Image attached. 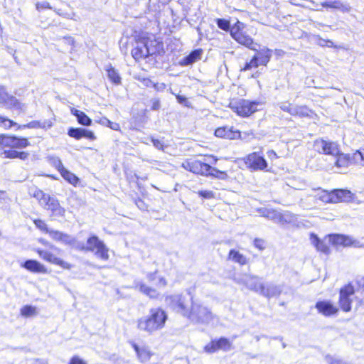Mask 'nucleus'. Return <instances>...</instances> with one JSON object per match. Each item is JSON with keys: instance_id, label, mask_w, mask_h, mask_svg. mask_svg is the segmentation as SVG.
<instances>
[{"instance_id": "0e129e2a", "label": "nucleus", "mask_w": 364, "mask_h": 364, "mask_svg": "<svg viewBox=\"0 0 364 364\" xmlns=\"http://www.w3.org/2000/svg\"><path fill=\"white\" fill-rule=\"evenodd\" d=\"M99 124L107 127L108 124H109V120L106 117H102L98 121H97Z\"/></svg>"}, {"instance_id": "423d86ee", "label": "nucleus", "mask_w": 364, "mask_h": 364, "mask_svg": "<svg viewBox=\"0 0 364 364\" xmlns=\"http://www.w3.org/2000/svg\"><path fill=\"white\" fill-rule=\"evenodd\" d=\"M182 166L185 169L196 174L210 175L220 178H223L226 176L225 172L220 171L199 160L186 161Z\"/></svg>"}, {"instance_id": "473e14b6", "label": "nucleus", "mask_w": 364, "mask_h": 364, "mask_svg": "<svg viewBox=\"0 0 364 364\" xmlns=\"http://www.w3.org/2000/svg\"><path fill=\"white\" fill-rule=\"evenodd\" d=\"M311 242L316 247L318 251L323 253L328 254L329 252V248L327 245L321 241L316 235H311Z\"/></svg>"}, {"instance_id": "4c0bfd02", "label": "nucleus", "mask_w": 364, "mask_h": 364, "mask_svg": "<svg viewBox=\"0 0 364 364\" xmlns=\"http://www.w3.org/2000/svg\"><path fill=\"white\" fill-rule=\"evenodd\" d=\"M318 198L325 203H333V191L328 193L326 191H321L318 193Z\"/></svg>"}, {"instance_id": "2eb2a0df", "label": "nucleus", "mask_w": 364, "mask_h": 364, "mask_svg": "<svg viewBox=\"0 0 364 364\" xmlns=\"http://www.w3.org/2000/svg\"><path fill=\"white\" fill-rule=\"evenodd\" d=\"M329 241L334 245L355 247H360V242L349 236L334 234L329 235Z\"/></svg>"}, {"instance_id": "f704fd0d", "label": "nucleus", "mask_w": 364, "mask_h": 364, "mask_svg": "<svg viewBox=\"0 0 364 364\" xmlns=\"http://www.w3.org/2000/svg\"><path fill=\"white\" fill-rule=\"evenodd\" d=\"M60 174L65 180H66L70 184H73L74 186H75L79 181L78 178L74 173L70 172L66 168L62 170Z\"/></svg>"}, {"instance_id": "e433bc0d", "label": "nucleus", "mask_w": 364, "mask_h": 364, "mask_svg": "<svg viewBox=\"0 0 364 364\" xmlns=\"http://www.w3.org/2000/svg\"><path fill=\"white\" fill-rule=\"evenodd\" d=\"M296 217L294 214L289 212L281 213V219L279 220V224L291 223L295 222Z\"/></svg>"}, {"instance_id": "cd10ccee", "label": "nucleus", "mask_w": 364, "mask_h": 364, "mask_svg": "<svg viewBox=\"0 0 364 364\" xmlns=\"http://www.w3.org/2000/svg\"><path fill=\"white\" fill-rule=\"evenodd\" d=\"M228 259L231 261L238 263L240 265H245L247 263V257L239 251L231 250L228 255Z\"/></svg>"}, {"instance_id": "5fc2aeb1", "label": "nucleus", "mask_w": 364, "mask_h": 364, "mask_svg": "<svg viewBox=\"0 0 364 364\" xmlns=\"http://www.w3.org/2000/svg\"><path fill=\"white\" fill-rule=\"evenodd\" d=\"M82 137L89 139L90 140H95L96 139L95 134L92 131L82 128Z\"/></svg>"}, {"instance_id": "39448f33", "label": "nucleus", "mask_w": 364, "mask_h": 364, "mask_svg": "<svg viewBox=\"0 0 364 364\" xmlns=\"http://www.w3.org/2000/svg\"><path fill=\"white\" fill-rule=\"evenodd\" d=\"M77 247L81 250L93 252L97 258L104 261H107L109 258V248L103 241L95 235L90 236L85 245H79Z\"/></svg>"}, {"instance_id": "9b49d317", "label": "nucleus", "mask_w": 364, "mask_h": 364, "mask_svg": "<svg viewBox=\"0 0 364 364\" xmlns=\"http://www.w3.org/2000/svg\"><path fill=\"white\" fill-rule=\"evenodd\" d=\"M257 102H250L245 100H240L235 103H231V107L240 116L247 117L257 111Z\"/></svg>"}, {"instance_id": "a18cd8bd", "label": "nucleus", "mask_w": 364, "mask_h": 364, "mask_svg": "<svg viewBox=\"0 0 364 364\" xmlns=\"http://www.w3.org/2000/svg\"><path fill=\"white\" fill-rule=\"evenodd\" d=\"M267 218L273 220L275 223H279V220L281 219V212L271 209L269 215H267Z\"/></svg>"}, {"instance_id": "09e8293b", "label": "nucleus", "mask_w": 364, "mask_h": 364, "mask_svg": "<svg viewBox=\"0 0 364 364\" xmlns=\"http://www.w3.org/2000/svg\"><path fill=\"white\" fill-rule=\"evenodd\" d=\"M55 12L58 14L59 16H63L68 19H73L74 21H78L79 20V17L75 15V14L74 13H71V14H69V13H63L60 11V9H55Z\"/></svg>"}, {"instance_id": "72a5a7b5", "label": "nucleus", "mask_w": 364, "mask_h": 364, "mask_svg": "<svg viewBox=\"0 0 364 364\" xmlns=\"http://www.w3.org/2000/svg\"><path fill=\"white\" fill-rule=\"evenodd\" d=\"M333 156H335L334 164L336 167L339 168L348 167L349 164V159L346 155L339 152L338 155H333Z\"/></svg>"}, {"instance_id": "4be33fe9", "label": "nucleus", "mask_w": 364, "mask_h": 364, "mask_svg": "<svg viewBox=\"0 0 364 364\" xmlns=\"http://www.w3.org/2000/svg\"><path fill=\"white\" fill-rule=\"evenodd\" d=\"M318 311L325 316H330L338 312V309L328 301H318L316 304Z\"/></svg>"}, {"instance_id": "f257e3e1", "label": "nucleus", "mask_w": 364, "mask_h": 364, "mask_svg": "<svg viewBox=\"0 0 364 364\" xmlns=\"http://www.w3.org/2000/svg\"><path fill=\"white\" fill-rule=\"evenodd\" d=\"M29 145L26 138H18L14 136L2 135L0 136V155L5 159H21L26 160L28 153L17 151L15 149H23Z\"/></svg>"}, {"instance_id": "774afa93", "label": "nucleus", "mask_w": 364, "mask_h": 364, "mask_svg": "<svg viewBox=\"0 0 364 364\" xmlns=\"http://www.w3.org/2000/svg\"><path fill=\"white\" fill-rule=\"evenodd\" d=\"M40 191V189H38L36 187H32L29 189V194L35 198L36 195H37V192H39Z\"/></svg>"}, {"instance_id": "8fccbe9b", "label": "nucleus", "mask_w": 364, "mask_h": 364, "mask_svg": "<svg viewBox=\"0 0 364 364\" xmlns=\"http://www.w3.org/2000/svg\"><path fill=\"white\" fill-rule=\"evenodd\" d=\"M217 25L223 31H228L230 29V22L228 20L218 18L217 19Z\"/></svg>"}, {"instance_id": "a19ab883", "label": "nucleus", "mask_w": 364, "mask_h": 364, "mask_svg": "<svg viewBox=\"0 0 364 364\" xmlns=\"http://www.w3.org/2000/svg\"><path fill=\"white\" fill-rule=\"evenodd\" d=\"M259 65L260 64L259 63L257 58L254 55L250 62L245 63V66L241 69V70H249L252 68H257Z\"/></svg>"}, {"instance_id": "bf43d9fd", "label": "nucleus", "mask_w": 364, "mask_h": 364, "mask_svg": "<svg viewBox=\"0 0 364 364\" xmlns=\"http://www.w3.org/2000/svg\"><path fill=\"white\" fill-rule=\"evenodd\" d=\"M153 145L158 149H163L164 145L162 142L159 139H151Z\"/></svg>"}, {"instance_id": "f3484780", "label": "nucleus", "mask_w": 364, "mask_h": 364, "mask_svg": "<svg viewBox=\"0 0 364 364\" xmlns=\"http://www.w3.org/2000/svg\"><path fill=\"white\" fill-rule=\"evenodd\" d=\"M231 343L225 338H220L218 340L213 341L205 346L207 353H213L218 350L228 351L231 349Z\"/></svg>"}, {"instance_id": "f03ea898", "label": "nucleus", "mask_w": 364, "mask_h": 364, "mask_svg": "<svg viewBox=\"0 0 364 364\" xmlns=\"http://www.w3.org/2000/svg\"><path fill=\"white\" fill-rule=\"evenodd\" d=\"M167 319L168 315L164 310L159 307L152 308L147 316L137 320L136 327L138 330L151 335L163 329Z\"/></svg>"}, {"instance_id": "4d7b16f0", "label": "nucleus", "mask_w": 364, "mask_h": 364, "mask_svg": "<svg viewBox=\"0 0 364 364\" xmlns=\"http://www.w3.org/2000/svg\"><path fill=\"white\" fill-rule=\"evenodd\" d=\"M254 245L259 250H263L264 248V242L261 239H255L254 240Z\"/></svg>"}, {"instance_id": "864d4df0", "label": "nucleus", "mask_w": 364, "mask_h": 364, "mask_svg": "<svg viewBox=\"0 0 364 364\" xmlns=\"http://www.w3.org/2000/svg\"><path fill=\"white\" fill-rule=\"evenodd\" d=\"M198 194L200 196L207 199L213 198L215 197L213 192L211 191H199Z\"/></svg>"}, {"instance_id": "c85d7f7f", "label": "nucleus", "mask_w": 364, "mask_h": 364, "mask_svg": "<svg viewBox=\"0 0 364 364\" xmlns=\"http://www.w3.org/2000/svg\"><path fill=\"white\" fill-rule=\"evenodd\" d=\"M105 70L109 80L115 85L121 83V77L117 70H115L111 64L105 66Z\"/></svg>"}, {"instance_id": "2f4dec72", "label": "nucleus", "mask_w": 364, "mask_h": 364, "mask_svg": "<svg viewBox=\"0 0 364 364\" xmlns=\"http://www.w3.org/2000/svg\"><path fill=\"white\" fill-rule=\"evenodd\" d=\"M71 112L75 115L77 122L84 126H90L92 123V120L88 117L83 112L73 108Z\"/></svg>"}, {"instance_id": "ddd939ff", "label": "nucleus", "mask_w": 364, "mask_h": 364, "mask_svg": "<svg viewBox=\"0 0 364 364\" xmlns=\"http://www.w3.org/2000/svg\"><path fill=\"white\" fill-rule=\"evenodd\" d=\"M247 167L254 171H264L267 167V162L263 156L257 152H253L245 158Z\"/></svg>"}, {"instance_id": "49530a36", "label": "nucleus", "mask_w": 364, "mask_h": 364, "mask_svg": "<svg viewBox=\"0 0 364 364\" xmlns=\"http://www.w3.org/2000/svg\"><path fill=\"white\" fill-rule=\"evenodd\" d=\"M294 106L292 104L288 102H281L279 105V108L284 111V112H288L289 114H290L291 115L292 114V112H293V108H294Z\"/></svg>"}, {"instance_id": "9d476101", "label": "nucleus", "mask_w": 364, "mask_h": 364, "mask_svg": "<svg viewBox=\"0 0 364 364\" xmlns=\"http://www.w3.org/2000/svg\"><path fill=\"white\" fill-rule=\"evenodd\" d=\"M354 294V287L350 284L341 289L338 303L341 309L344 312H349L351 310V303Z\"/></svg>"}, {"instance_id": "6ab92c4d", "label": "nucleus", "mask_w": 364, "mask_h": 364, "mask_svg": "<svg viewBox=\"0 0 364 364\" xmlns=\"http://www.w3.org/2000/svg\"><path fill=\"white\" fill-rule=\"evenodd\" d=\"M48 234L53 240L64 245H74L75 242V238L71 235L58 230H50Z\"/></svg>"}, {"instance_id": "603ef678", "label": "nucleus", "mask_w": 364, "mask_h": 364, "mask_svg": "<svg viewBox=\"0 0 364 364\" xmlns=\"http://www.w3.org/2000/svg\"><path fill=\"white\" fill-rule=\"evenodd\" d=\"M36 9L39 11L44 10V9H53L52 6L46 1L36 3Z\"/></svg>"}, {"instance_id": "c03bdc74", "label": "nucleus", "mask_w": 364, "mask_h": 364, "mask_svg": "<svg viewBox=\"0 0 364 364\" xmlns=\"http://www.w3.org/2000/svg\"><path fill=\"white\" fill-rule=\"evenodd\" d=\"M68 134L70 137L75 138V139L82 138V128H70Z\"/></svg>"}, {"instance_id": "e2e57ef3", "label": "nucleus", "mask_w": 364, "mask_h": 364, "mask_svg": "<svg viewBox=\"0 0 364 364\" xmlns=\"http://www.w3.org/2000/svg\"><path fill=\"white\" fill-rule=\"evenodd\" d=\"M270 210H271V209L262 208V209L259 210V213H260V215L262 216L265 217V218H267V215H269Z\"/></svg>"}, {"instance_id": "20e7f679", "label": "nucleus", "mask_w": 364, "mask_h": 364, "mask_svg": "<svg viewBox=\"0 0 364 364\" xmlns=\"http://www.w3.org/2000/svg\"><path fill=\"white\" fill-rule=\"evenodd\" d=\"M156 45L155 40L146 36H141L136 41L132 55L136 60L144 59L157 51Z\"/></svg>"}, {"instance_id": "c9c22d12", "label": "nucleus", "mask_w": 364, "mask_h": 364, "mask_svg": "<svg viewBox=\"0 0 364 364\" xmlns=\"http://www.w3.org/2000/svg\"><path fill=\"white\" fill-rule=\"evenodd\" d=\"M149 282H153L154 284L159 287H164L166 285V281L164 278L157 277L156 273H151L147 275Z\"/></svg>"}, {"instance_id": "412c9836", "label": "nucleus", "mask_w": 364, "mask_h": 364, "mask_svg": "<svg viewBox=\"0 0 364 364\" xmlns=\"http://www.w3.org/2000/svg\"><path fill=\"white\" fill-rule=\"evenodd\" d=\"M215 135L217 137L226 138L229 139H235L241 136L240 132L235 130L233 127H219L215 131Z\"/></svg>"}, {"instance_id": "1a4fd4ad", "label": "nucleus", "mask_w": 364, "mask_h": 364, "mask_svg": "<svg viewBox=\"0 0 364 364\" xmlns=\"http://www.w3.org/2000/svg\"><path fill=\"white\" fill-rule=\"evenodd\" d=\"M0 106L7 109H15L20 112L25 110V105L16 97L9 94L6 88L3 85H0Z\"/></svg>"}, {"instance_id": "37998d69", "label": "nucleus", "mask_w": 364, "mask_h": 364, "mask_svg": "<svg viewBox=\"0 0 364 364\" xmlns=\"http://www.w3.org/2000/svg\"><path fill=\"white\" fill-rule=\"evenodd\" d=\"M15 124H16V123L14 121L11 120L2 115H0V127H1L4 128L5 129H7L11 128L13 125H15Z\"/></svg>"}, {"instance_id": "6e6552de", "label": "nucleus", "mask_w": 364, "mask_h": 364, "mask_svg": "<svg viewBox=\"0 0 364 364\" xmlns=\"http://www.w3.org/2000/svg\"><path fill=\"white\" fill-rule=\"evenodd\" d=\"M244 25L242 23L237 21L231 28V36L240 44H242L247 48L256 50V43H254L253 39L245 32L242 31Z\"/></svg>"}, {"instance_id": "ea45409f", "label": "nucleus", "mask_w": 364, "mask_h": 364, "mask_svg": "<svg viewBox=\"0 0 364 364\" xmlns=\"http://www.w3.org/2000/svg\"><path fill=\"white\" fill-rule=\"evenodd\" d=\"M353 160L356 164L364 166V147L354 153Z\"/></svg>"}, {"instance_id": "052dcab7", "label": "nucleus", "mask_w": 364, "mask_h": 364, "mask_svg": "<svg viewBox=\"0 0 364 364\" xmlns=\"http://www.w3.org/2000/svg\"><path fill=\"white\" fill-rule=\"evenodd\" d=\"M107 127H109L110 129L115 130V131L119 130V128H120L119 124L112 122L111 121H109V124H108Z\"/></svg>"}, {"instance_id": "79ce46f5", "label": "nucleus", "mask_w": 364, "mask_h": 364, "mask_svg": "<svg viewBox=\"0 0 364 364\" xmlns=\"http://www.w3.org/2000/svg\"><path fill=\"white\" fill-rule=\"evenodd\" d=\"M21 313L23 316H31L36 314V309L32 306H25L21 309Z\"/></svg>"}, {"instance_id": "5701e85b", "label": "nucleus", "mask_w": 364, "mask_h": 364, "mask_svg": "<svg viewBox=\"0 0 364 364\" xmlns=\"http://www.w3.org/2000/svg\"><path fill=\"white\" fill-rule=\"evenodd\" d=\"M255 51H257V53L255 56L257 58L259 63L261 65H267L272 58V51L266 47L259 50L256 48Z\"/></svg>"}, {"instance_id": "dca6fc26", "label": "nucleus", "mask_w": 364, "mask_h": 364, "mask_svg": "<svg viewBox=\"0 0 364 364\" xmlns=\"http://www.w3.org/2000/svg\"><path fill=\"white\" fill-rule=\"evenodd\" d=\"M38 254L39 256L44 260L56 265H58L64 269H70L72 267V265L67 262L63 261L60 258L55 256L54 254L51 253L47 250H38Z\"/></svg>"}, {"instance_id": "b1692460", "label": "nucleus", "mask_w": 364, "mask_h": 364, "mask_svg": "<svg viewBox=\"0 0 364 364\" xmlns=\"http://www.w3.org/2000/svg\"><path fill=\"white\" fill-rule=\"evenodd\" d=\"M22 267L30 272L36 273H46L47 271L44 265L41 264L39 262L33 259L26 260L22 264Z\"/></svg>"}, {"instance_id": "7ed1b4c3", "label": "nucleus", "mask_w": 364, "mask_h": 364, "mask_svg": "<svg viewBox=\"0 0 364 364\" xmlns=\"http://www.w3.org/2000/svg\"><path fill=\"white\" fill-rule=\"evenodd\" d=\"M187 318L195 323L208 324L214 318V315L200 300L191 297Z\"/></svg>"}, {"instance_id": "bb28decb", "label": "nucleus", "mask_w": 364, "mask_h": 364, "mask_svg": "<svg viewBox=\"0 0 364 364\" xmlns=\"http://www.w3.org/2000/svg\"><path fill=\"white\" fill-rule=\"evenodd\" d=\"M312 114L311 109L305 105H294L291 115L299 117H311Z\"/></svg>"}, {"instance_id": "a211bd4d", "label": "nucleus", "mask_w": 364, "mask_h": 364, "mask_svg": "<svg viewBox=\"0 0 364 364\" xmlns=\"http://www.w3.org/2000/svg\"><path fill=\"white\" fill-rule=\"evenodd\" d=\"M43 207L50 210L53 216L63 217L65 215V210L60 206L58 200L50 196L47 198L46 202L43 204Z\"/></svg>"}, {"instance_id": "58836bf2", "label": "nucleus", "mask_w": 364, "mask_h": 364, "mask_svg": "<svg viewBox=\"0 0 364 364\" xmlns=\"http://www.w3.org/2000/svg\"><path fill=\"white\" fill-rule=\"evenodd\" d=\"M48 161L49 163L55 168H57L60 173L65 168L61 160L57 156H49Z\"/></svg>"}, {"instance_id": "680f3d73", "label": "nucleus", "mask_w": 364, "mask_h": 364, "mask_svg": "<svg viewBox=\"0 0 364 364\" xmlns=\"http://www.w3.org/2000/svg\"><path fill=\"white\" fill-rule=\"evenodd\" d=\"M270 210H271V209L262 208V209L259 210V213H260V215L262 216L265 217V218H267V215H269Z\"/></svg>"}, {"instance_id": "69168bd1", "label": "nucleus", "mask_w": 364, "mask_h": 364, "mask_svg": "<svg viewBox=\"0 0 364 364\" xmlns=\"http://www.w3.org/2000/svg\"><path fill=\"white\" fill-rule=\"evenodd\" d=\"M176 99H177L178 102L181 104H183V105H186V103L188 102L186 97L184 96L176 95Z\"/></svg>"}, {"instance_id": "7c9ffc66", "label": "nucleus", "mask_w": 364, "mask_h": 364, "mask_svg": "<svg viewBox=\"0 0 364 364\" xmlns=\"http://www.w3.org/2000/svg\"><path fill=\"white\" fill-rule=\"evenodd\" d=\"M202 54V50H195L192 51L188 55L185 57L181 61V64L182 65H189L196 62L197 60L200 59V56Z\"/></svg>"}, {"instance_id": "aec40b11", "label": "nucleus", "mask_w": 364, "mask_h": 364, "mask_svg": "<svg viewBox=\"0 0 364 364\" xmlns=\"http://www.w3.org/2000/svg\"><path fill=\"white\" fill-rule=\"evenodd\" d=\"M282 292V288L280 286L274 284L273 283H263L259 294L266 297L272 298L278 296Z\"/></svg>"}, {"instance_id": "3c124183", "label": "nucleus", "mask_w": 364, "mask_h": 364, "mask_svg": "<svg viewBox=\"0 0 364 364\" xmlns=\"http://www.w3.org/2000/svg\"><path fill=\"white\" fill-rule=\"evenodd\" d=\"M34 224L38 229H40L41 230H42L43 232H46V233H48V231H50V229L48 228L47 225L42 220H40V219L35 220Z\"/></svg>"}, {"instance_id": "f8f14e48", "label": "nucleus", "mask_w": 364, "mask_h": 364, "mask_svg": "<svg viewBox=\"0 0 364 364\" xmlns=\"http://www.w3.org/2000/svg\"><path fill=\"white\" fill-rule=\"evenodd\" d=\"M314 149L320 154L328 155H338L339 154L338 145L333 141L322 139H316L314 143Z\"/></svg>"}, {"instance_id": "338daca9", "label": "nucleus", "mask_w": 364, "mask_h": 364, "mask_svg": "<svg viewBox=\"0 0 364 364\" xmlns=\"http://www.w3.org/2000/svg\"><path fill=\"white\" fill-rule=\"evenodd\" d=\"M316 43L318 46L324 47L325 44L326 43V40L318 36Z\"/></svg>"}, {"instance_id": "6e6d98bb", "label": "nucleus", "mask_w": 364, "mask_h": 364, "mask_svg": "<svg viewBox=\"0 0 364 364\" xmlns=\"http://www.w3.org/2000/svg\"><path fill=\"white\" fill-rule=\"evenodd\" d=\"M241 136H239L238 138H240L242 140L249 141L254 138V134L252 132H243L241 133Z\"/></svg>"}, {"instance_id": "13d9d810", "label": "nucleus", "mask_w": 364, "mask_h": 364, "mask_svg": "<svg viewBox=\"0 0 364 364\" xmlns=\"http://www.w3.org/2000/svg\"><path fill=\"white\" fill-rule=\"evenodd\" d=\"M69 364H86L84 360L80 358L78 356H73L70 360Z\"/></svg>"}, {"instance_id": "393cba45", "label": "nucleus", "mask_w": 364, "mask_h": 364, "mask_svg": "<svg viewBox=\"0 0 364 364\" xmlns=\"http://www.w3.org/2000/svg\"><path fill=\"white\" fill-rule=\"evenodd\" d=\"M333 203L347 202L352 199L353 194L348 190L338 189L333 191Z\"/></svg>"}, {"instance_id": "4468645a", "label": "nucleus", "mask_w": 364, "mask_h": 364, "mask_svg": "<svg viewBox=\"0 0 364 364\" xmlns=\"http://www.w3.org/2000/svg\"><path fill=\"white\" fill-rule=\"evenodd\" d=\"M238 282L245 285L247 289L254 291L257 294H259L263 284L260 277L250 274L244 275Z\"/></svg>"}, {"instance_id": "c756f323", "label": "nucleus", "mask_w": 364, "mask_h": 364, "mask_svg": "<svg viewBox=\"0 0 364 364\" xmlns=\"http://www.w3.org/2000/svg\"><path fill=\"white\" fill-rule=\"evenodd\" d=\"M135 288L150 298L154 299L159 296V293L156 289L149 287L141 282H135Z\"/></svg>"}, {"instance_id": "de8ad7c7", "label": "nucleus", "mask_w": 364, "mask_h": 364, "mask_svg": "<svg viewBox=\"0 0 364 364\" xmlns=\"http://www.w3.org/2000/svg\"><path fill=\"white\" fill-rule=\"evenodd\" d=\"M50 197L49 195L44 193L41 190L37 192L35 198L38 200L39 204L43 206L47 200V198Z\"/></svg>"}, {"instance_id": "0eeeda50", "label": "nucleus", "mask_w": 364, "mask_h": 364, "mask_svg": "<svg viewBox=\"0 0 364 364\" xmlns=\"http://www.w3.org/2000/svg\"><path fill=\"white\" fill-rule=\"evenodd\" d=\"M165 303L173 311L187 318L191 309V299L181 294H175L166 296Z\"/></svg>"}, {"instance_id": "a878e982", "label": "nucleus", "mask_w": 364, "mask_h": 364, "mask_svg": "<svg viewBox=\"0 0 364 364\" xmlns=\"http://www.w3.org/2000/svg\"><path fill=\"white\" fill-rule=\"evenodd\" d=\"M133 348L137 354L139 360L141 363L149 361L153 355V353L146 347H139L136 344H133Z\"/></svg>"}]
</instances>
